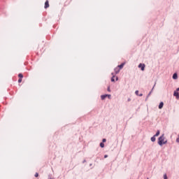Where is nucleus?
<instances>
[{"instance_id":"f257e3e1","label":"nucleus","mask_w":179,"mask_h":179,"mask_svg":"<svg viewBox=\"0 0 179 179\" xmlns=\"http://www.w3.org/2000/svg\"><path fill=\"white\" fill-rule=\"evenodd\" d=\"M167 143V141H164V134H162L158 140V144L159 146H162L163 145H166Z\"/></svg>"},{"instance_id":"f03ea898","label":"nucleus","mask_w":179,"mask_h":179,"mask_svg":"<svg viewBox=\"0 0 179 179\" xmlns=\"http://www.w3.org/2000/svg\"><path fill=\"white\" fill-rule=\"evenodd\" d=\"M146 66L145 65V64H140L139 65H138V68H141V71H145V67Z\"/></svg>"},{"instance_id":"7ed1b4c3","label":"nucleus","mask_w":179,"mask_h":179,"mask_svg":"<svg viewBox=\"0 0 179 179\" xmlns=\"http://www.w3.org/2000/svg\"><path fill=\"white\" fill-rule=\"evenodd\" d=\"M47 8H50V3H49L48 0H47L45 2V9H47Z\"/></svg>"},{"instance_id":"20e7f679","label":"nucleus","mask_w":179,"mask_h":179,"mask_svg":"<svg viewBox=\"0 0 179 179\" xmlns=\"http://www.w3.org/2000/svg\"><path fill=\"white\" fill-rule=\"evenodd\" d=\"M173 96H175V97H176V99H179V93L177 91L174 92Z\"/></svg>"},{"instance_id":"39448f33","label":"nucleus","mask_w":179,"mask_h":179,"mask_svg":"<svg viewBox=\"0 0 179 179\" xmlns=\"http://www.w3.org/2000/svg\"><path fill=\"white\" fill-rule=\"evenodd\" d=\"M163 106H164V103L163 102H161L159 105V110H162V108H163Z\"/></svg>"},{"instance_id":"423d86ee","label":"nucleus","mask_w":179,"mask_h":179,"mask_svg":"<svg viewBox=\"0 0 179 179\" xmlns=\"http://www.w3.org/2000/svg\"><path fill=\"white\" fill-rule=\"evenodd\" d=\"M124 65H125V63H122V64L119 65L117 67L120 69H122L124 68Z\"/></svg>"},{"instance_id":"0eeeda50","label":"nucleus","mask_w":179,"mask_h":179,"mask_svg":"<svg viewBox=\"0 0 179 179\" xmlns=\"http://www.w3.org/2000/svg\"><path fill=\"white\" fill-rule=\"evenodd\" d=\"M120 68H118V67H116L115 69V73H120Z\"/></svg>"},{"instance_id":"6e6552de","label":"nucleus","mask_w":179,"mask_h":179,"mask_svg":"<svg viewBox=\"0 0 179 179\" xmlns=\"http://www.w3.org/2000/svg\"><path fill=\"white\" fill-rule=\"evenodd\" d=\"M178 78V76H177V73H175L173 75V79H177Z\"/></svg>"},{"instance_id":"1a4fd4ad","label":"nucleus","mask_w":179,"mask_h":179,"mask_svg":"<svg viewBox=\"0 0 179 179\" xmlns=\"http://www.w3.org/2000/svg\"><path fill=\"white\" fill-rule=\"evenodd\" d=\"M106 97H107V94L101 95V100H104Z\"/></svg>"},{"instance_id":"9d476101","label":"nucleus","mask_w":179,"mask_h":179,"mask_svg":"<svg viewBox=\"0 0 179 179\" xmlns=\"http://www.w3.org/2000/svg\"><path fill=\"white\" fill-rule=\"evenodd\" d=\"M151 141H152V142H155L156 141V136H152V138H151Z\"/></svg>"},{"instance_id":"9b49d317","label":"nucleus","mask_w":179,"mask_h":179,"mask_svg":"<svg viewBox=\"0 0 179 179\" xmlns=\"http://www.w3.org/2000/svg\"><path fill=\"white\" fill-rule=\"evenodd\" d=\"M159 135H160V131L158 130L154 136H159Z\"/></svg>"},{"instance_id":"f8f14e48","label":"nucleus","mask_w":179,"mask_h":179,"mask_svg":"<svg viewBox=\"0 0 179 179\" xmlns=\"http://www.w3.org/2000/svg\"><path fill=\"white\" fill-rule=\"evenodd\" d=\"M18 77L22 79V78H23V74L20 73V74L18 75Z\"/></svg>"},{"instance_id":"ddd939ff","label":"nucleus","mask_w":179,"mask_h":179,"mask_svg":"<svg viewBox=\"0 0 179 179\" xmlns=\"http://www.w3.org/2000/svg\"><path fill=\"white\" fill-rule=\"evenodd\" d=\"M114 78H115V76H113L111 78V82H115V80L114 79Z\"/></svg>"},{"instance_id":"4468645a","label":"nucleus","mask_w":179,"mask_h":179,"mask_svg":"<svg viewBox=\"0 0 179 179\" xmlns=\"http://www.w3.org/2000/svg\"><path fill=\"white\" fill-rule=\"evenodd\" d=\"M135 94H136V96H139V91L136 90Z\"/></svg>"},{"instance_id":"2eb2a0df","label":"nucleus","mask_w":179,"mask_h":179,"mask_svg":"<svg viewBox=\"0 0 179 179\" xmlns=\"http://www.w3.org/2000/svg\"><path fill=\"white\" fill-rule=\"evenodd\" d=\"M100 146H101V148H104V143H100Z\"/></svg>"},{"instance_id":"dca6fc26","label":"nucleus","mask_w":179,"mask_h":179,"mask_svg":"<svg viewBox=\"0 0 179 179\" xmlns=\"http://www.w3.org/2000/svg\"><path fill=\"white\" fill-rule=\"evenodd\" d=\"M164 179H167V174L165 173V174L164 175Z\"/></svg>"},{"instance_id":"f3484780","label":"nucleus","mask_w":179,"mask_h":179,"mask_svg":"<svg viewBox=\"0 0 179 179\" xmlns=\"http://www.w3.org/2000/svg\"><path fill=\"white\" fill-rule=\"evenodd\" d=\"M18 83H22V78H19Z\"/></svg>"},{"instance_id":"a211bd4d","label":"nucleus","mask_w":179,"mask_h":179,"mask_svg":"<svg viewBox=\"0 0 179 179\" xmlns=\"http://www.w3.org/2000/svg\"><path fill=\"white\" fill-rule=\"evenodd\" d=\"M107 97H108V99H111V94H107Z\"/></svg>"},{"instance_id":"6ab92c4d","label":"nucleus","mask_w":179,"mask_h":179,"mask_svg":"<svg viewBox=\"0 0 179 179\" xmlns=\"http://www.w3.org/2000/svg\"><path fill=\"white\" fill-rule=\"evenodd\" d=\"M102 142H103V143L107 142V140H106V138H103V139L102 140Z\"/></svg>"},{"instance_id":"aec40b11","label":"nucleus","mask_w":179,"mask_h":179,"mask_svg":"<svg viewBox=\"0 0 179 179\" xmlns=\"http://www.w3.org/2000/svg\"><path fill=\"white\" fill-rule=\"evenodd\" d=\"M35 177H38V173H35Z\"/></svg>"},{"instance_id":"412c9836","label":"nucleus","mask_w":179,"mask_h":179,"mask_svg":"<svg viewBox=\"0 0 179 179\" xmlns=\"http://www.w3.org/2000/svg\"><path fill=\"white\" fill-rule=\"evenodd\" d=\"M107 157H108V155H104L105 159H107Z\"/></svg>"},{"instance_id":"4be33fe9","label":"nucleus","mask_w":179,"mask_h":179,"mask_svg":"<svg viewBox=\"0 0 179 179\" xmlns=\"http://www.w3.org/2000/svg\"><path fill=\"white\" fill-rule=\"evenodd\" d=\"M108 92H111V91L110 90V87H108Z\"/></svg>"},{"instance_id":"5701e85b","label":"nucleus","mask_w":179,"mask_h":179,"mask_svg":"<svg viewBox=\"0 0 179 179\" xmlns=\"http://www.w3.org/2000/svg\"><path fill=\"white\" fill-rule=\"evenodd\" d=\"M176 92L178 93V92H179V87L176 89Z\"/></svg>"},{"instance_id":"b1692460","label":"nucleus","mask_w":179,"mask_h":179,"mask_svg":"<svg viewBox=\"0 0 179 179\" xmlns=\"http://www.w3.org/2000/svg\"><path fill=\"white\" fill-rule=\"evenodd\" d=\"M139 96H140V97H142V96H143V94H140Z\"/></svg>"},{"instance_id":"393cba45","label":"nucleus","mask_w":179,"mask_h":179,"mask_svg":"<svg viewBox=\"0 0 179 179\" xmlns=\"http://www.w3.org/2000/svg\"><path fill=\"white\" fill-rule=\"evenodd\" d=\"M116 80H118V77H116Z\"/></svg>"},{"instance_id":"a878e982","label":"nucleus","mask_w":179,"mask_h":179,"mask_svg":"<svg viewBox=\"0 0 179 179\" xmlns=\"http://www.w3.org/2000/svg\"><path fill=\"white\" fill-rule=\"evenodd\" d=\"M147 179H149V178H147Z\"/></svg>"}]
</instances>
